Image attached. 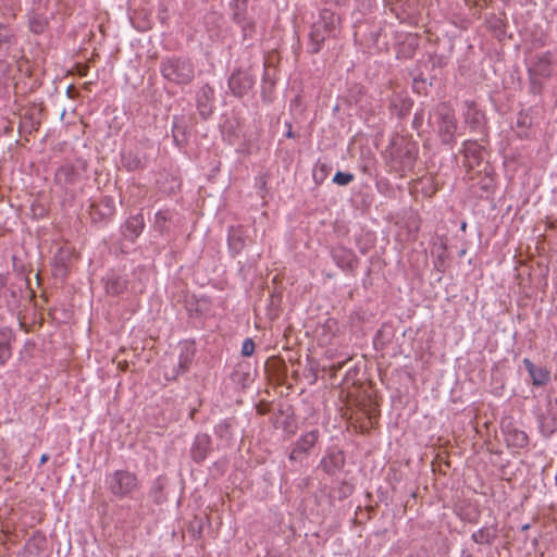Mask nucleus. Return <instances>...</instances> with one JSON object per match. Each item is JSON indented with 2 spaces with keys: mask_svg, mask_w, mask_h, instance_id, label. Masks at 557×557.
Wrapping results in <instances>:
<instances>
[{
  "mask_svg": "<svg viewBox=\"0 0 557 557\" xmlns=\"http://www.w3.org/2000/svg\"><path fill=\"white\" fill-rule=\"evenodd\" d=\"M333 258L342 269H350L354 263V255L351 251L343 248L335 249L333 251Z\"/></svg>",
  "mask_w": 557,
  "mask_h": 557,
  "instance_id": "dca6fc26",
  "label": "nucleus"
},
{
  "mask_svg": "<svg viewBox=\"0 0 557 557\" xmlns=\"http://www.w3.org/2000/svg\"><path fill=\"white\" fill-rule=\"evenodd\" d=\"M255 352V343L251 338H246L242 346V355L245 357H250Z\"/></svg>",
  "mask_w": 557,
  "mask_h": 557,
  "instance_id": "4be33fe9",
  "label": "nucleus"
},
{
  "mask_svg": "<svg viewBox=\"0 0 557 557\" xmlns=\"http://www.w3.org/2000/svg\"><path fill=\"white\" fill-rule=\"evenodd\" d=\"M7 289V278L0 275V299L4 296Z\"/></svg>",
  "mask_w": 557,
  "mask_h": 557,
  "instance_id": "a878e982",
  "label": "nucleus"
},
{
  "mask_svg": "<svg viewBox=\"0 0 557 557\" xmlns=\"http://www.w3.org/2000/svg\"><path fill=\"white\" fill-rule=\"evenodd\" d=\"M286 136L292 138L294 137V133L292 132V129L289 128L288 132L286 133Z\"/></svg>",
  "mask_w": 557,
  "mask_h": 557,
  "instance_id": "c85d7f7f",
  "label": "nucleus"
},
{
  "mask_svg": "<svg viewBox=\"0 0 557 557\" xmlns=\"http://www.w3.org/2000/svg\"><path fill=\"white\" fill-rule=\"evenodd\" d=\"M213 98V89L206 85L202 86L199 94H198V108L200 110V113L205 115L206 111H210L209 102H211Z\"/></svg>",
  "mask_w": 557,
  "mask_h": 557,
  "instance_id": "2eb2a0df",
  "label": "nucleus"
},
{
  "mask_svg": "<svg viewBox=\"0 0 557 557\" xmlns=\"http://www.w3.org/2000/svg\"><path fill=\"white\" fill-rule=\"evenodd\" d=\"M210 450V437L207 434H199L196 436L191 447V455L194 460H203Z\"/></svg>",
  "mask_w": 557,
  "mask_h": 557,
  "instance_id": "6e6552de",
  "label": "nucleus"
},
{
  "mask_svg": "<svg viewBox=\"0 0 557 557\" xmlns=\"http://www.w3.org/2000/svg\"><path fill=\"white\" fill-rule=\"evenodd\" d=\"M234 240H235V235H231L230 237V244L233 246L234 245Z\"/></svg>",
  "mask_w": 557,
  "mask_h": 557,
  "instance_id": "c756f323",
  "label": "nucleus"
},
{
  "mask_svg": "<svg viewBox=\"0 0 557 557\" xmlns=\"http://www.w3.org/2000/svg\"><path fill=\"white\" fill-rule=\"evenodd\" d=\"M529 438L525 432L523 431H513L507 437V443L509 446L516 448H523L528 445Z\"/></svg>",
  "mask_w": 557,
  "mask_h": 557,
  "instance_id": "f3484780",
  "label": "nucleus"
},
{
  "mask_svg": "<svg viewBox=\"0 0 557 557\" xmlns=\"http://www.w3.org/2000/svg\"><path fill=\"white\" fill-rule=\"evenodd\" d=\"M47 26V18L40 15H34L29 18L30 30L35 34H41Z\"/></svg>",
  "mask_w": 557,
  "mask_h": 557,
  "instance_id": "aec40b11",
  "label": "nucleus"
},
{
  "mask_svg": "<svg viewBox=\"0 0 557 557\" xmlns=\"http://www.w3.org/2000/svg\"><path fill=\"white\" fill-rule=\"evenodd\" d=\"M330 341H331V337H330V338H325V339H323V342H324V343H327V342H330Z\"/></svg>",
  "mask_w": 557,
  "mask_h": 557,
  "instance_id": "2f4dec72",
  "label": "nucleus"
},
{
  "mask_svg": "<svg viewBox=\"0 0 557 557\" xmlns=\"http://www.w3.org/2000/svg\"><path fill=\"white\" fill-rule=\"evenodd\" d=\"M436 114L438 116V133L443 143L449 144L454 141L457 123L453 109L446 103H441L436 109Z\"/></svg>",
  "mask_w": 557,
  "mask_h": 557,
  "instance_id": "7ed1b4c3",
  "label": "nucleus"
},
{
  "mask_svg": "<svg viewBox=\"0 0 557 557\" xmlns=\"http://www.w3.org/2000/svg\"><path fill=\"white\" fill-rule=\"evenodd\" d=\"M466 166L473 169L483 159V147L475 141L467 140L463 144Z\"/></svg>",
  "mask_w": 557,
  "mask_h": 557,
  "instance_id": "423d86ee",
  "label": "nucleus"
},
{
  "mask_svg": "<svg viewBox=\"0 0 557 557\" xmlns=\"http://www.w3.org/2000/svg\"><path fill=\"white\" fill-rule=\"evenodd\" d=\"M352 180H354L352 174L344 173L341 171H338L333 177V182L341 186L348 185Z\"/></svg>",
  "mask_w": 557,
  "mask_h": 557,
  "instance_id": "412c9836",
  "label": "nucleus"
},
{
  "mask_svg": "<svg viewBox=\"0 0 557 557\" xmlns=\"http://www.w3.org/2000/svg\"><path fill=\"white\" fill-rule=\"evenodd\" d=\"M144 226H145V222H144V218L141 214L131 216L125 222V227H124V232H123L124 237L129 239L131 242H134L139 236L141 231L144 230Z\"/></svg>",
  "mask_w": 557,
  "mask_h": 557,
  "instance_id": "0eeeda50",
  "label": "nucleus"
},
{
  "mask_svg": "<svg viewBox=\"0 0 557 557\" xmlns=\"http://www.w3.org/2000/svg\"><path fill=\"white\" fill-rule=\"evenodd\" d=\"M165 222H166V215L162 212H158L156 214V225L159 228H162Z\"/></svg>",
  "mask_w": 557,
  "mask_h": 557,
  "instance_id": "b1692460",
  "label": "nucleus"
},
{
  "mask_svg": "<svg viewBox=\"0 0 557 557\" xmlns=\"http://www.w3.org/2000/svg\"><path fill=\"white\" fill-rule=\"evenodd\" d=\"M107 485L113 495L123 498L131 496L138 488L139 482L134 473L117 470L108 475Z\"/></svg>",
  "mask_w": 557,
  "mask_h": 557,
  "instance_id": "f257e3e1",
  "label": "nucleus"
},
{
  "mask_svg": "<svg viewBox=\"0 0 557 557\" xmlns=\"http://www.w3.org/2000/svg\"><path fill=\"white\" fill-rule=\"evenodd\" d=\"M255 79L247 71H237L228 79V87L232 92L242 97L246 95L253 86Z\"/></svg>",
  "mask_w": 557,
  "mask_h": 557,
  "instance_id": "20e7f679",
  "label": "nucleus"
},
{
  "mask_svg": "<svg viewBox=\"0 0 557 557\" xmlns=\"http://www.w3.org/2000/svg\"><path fill=\"white\" fill-rule=\"evenodd\" d=\"M318 430H312L304 434L296 443L295 448L292 450L289 458L292 460L298 459L299 454L307 453L318 441Z\"/></svg>",
  "mask_w": 557,
  "mask_h": 557,
  "instance_id": "39448f33",
  "label": "nucleus"
},
{
  "mask_svg": "<svg viewBox=\"0 0 557 557\" xmlns=\"http://www.w3.org/2000/svg\"><path fill=\"white\" fill-rule=\"evenodd\" d=\"M322 465H323L324 469L329 471V469L326 467V461L325 460H322Z\"/></svg>",
  "mask_w": 557,
  "mask_h": 557,
  "instance_id": "7c9ffc66",
  "label": "nucleus"
},
{
  "mask_svg": "<svg viewBox=\"0 0 557 557\" xmlns=\"http://www.w3.org/2000/svg\"><path fill=\"white\" fill-rule=\"evenodd\" d=\"M162 75L176 84H188L194 77V67L188 60L169 59L162 64Z\"/></svg>",
  "mask_w": 557,
  "mask_h": 557,
  "instance_id": "f03ea898",
  "label": "nucleus"
},
{
  "mask_svg": "<svg viewBox=\"0 0 557 557\" xmlns=\"http://www.w3.org/2000/svg\"><path fill=\"white\" fill-rule=\"evenodd\" d=\"M48 460V455L44 454L41 457H40V463H45L46 461Z\"/></svg>",
  "mask_w": 557,
  "mask_h": 557,
  "instance_id": "cd10ccee",
  "label": "nucleus"
},
{
  "mask_svg": "<svg viewBox=\"0 0 557 557\" xmlns=\"http://www.w3.org/2000/svg\"><path fill=\"white\" fill-rule=\"evenodd\" d=\"M12 333L9 330H0V366L11 358Z\"/></svg>",
  "mask_w": 557,
  "mask_h": 557,
  "instance_id": "9b49d317",
  "label": "nucleus"
},
{
  "mask_svg": "<svg viewBox=\"0 0 557 557\" xmlns=\"http://www.w3.org/2000/svg\"><path fill=\"white\" fill-rule=\"evenodd\" d=\"M104 288L110 295H119L126 288V281L121 276L109 275L104 280Z\"/></svg>",
  "mask_w": 557,
  "mask_h": 557,
  "instance_id": "4468645a",
  "label": "nucleus"
},
{
  "mask_svg": "<svg viewBox=\"0 0 557 557\" xmlns=\"http://www.w3.org/2000/svg\"><path fill=\"white\" fill-rule=\"evenodd\" d=\"M318 22L322 24V27L324 30L327 32V35H334L339 18L333 12L329 10H323L320 15V21Z\"/></svg>",
  "mask_w": 557,
  "mask_h": 557,
  "instance_id": "ddd939ff",
  "label": "nucleus"
},
{
  "mask_svg": "<svg viewBox=\"0 0 557 557\" xmlns=\"http://www.w3.org/2000/svg\"><path fill=\"white\" fill-rule=\"evenodd\" d=\"M495 536V531L488 528L480 529L472 534L473 541L478 544H490Z\"/></svg>",
  "mask_w": 557,
  "mask_h": 557,
  "instance_id": "a211bd4d",
  "label": "nucleus"
},
{
  "mask_svg": "<svg viewBox=\"0 0 557 557\" xmlns=\"http://www.w3.org/2000/svg\"><path fill=\"white\" fill-rule=\"evenodd\" d=\"M327 32L323 29L322 24L317 22L313 24L310 40H311V52L317 53L321 49V44L325 40Z\"/></svg>",
  "mask_w": 557,
  "mask_h": 557,
  "instance_id": "f8f14e48",
  "label": "nucleus"
},
{
  "mask_svg": "<svg viewBox=\"0 0 557 557\" xmlns=\"http://www.w3.org/2000/svg\"><path fill=\"white\" fill-rule=\"evenodd\" d=\"M139 160L133 157L124 158V165L127 166L128 170H136L139 166Z\"/></svg>",
  "mask_w": 557,
  "mask_h": 557,
  "instance_id": "5701e85b",
  "label": "nucleus"
},
{
  "mask_svg": "<svg viewBox=\"0 0 557 557\" xmlns=\"http://www.w3.org/2000/svg\"><path fill=\"white\" fill-rule=\"evenodd\" d=\"M193 357H194V348L190 345L185 344L184 347L182 348V351L180 355V363H178L180 368L183 371H186L188 369L189 364L191 363Z\"/></svg>",
  "mask_w": 557,
  "mask_h": 557,
  "instance_id": "6ab92c4d",
  "label": "nucleus"
},
{
  "mask_svg": "<svg viewBox=\"0 0 557 557\" xmlns=\"http://www.w3.org/2000/svg\"><path fill=\"white\" fill-rule=\"evenodd\" d=\"M523 364L525 366L534 385L542 386L547 383L549 374L546 370L536 368L529 359H524Z\"/></svg>",
  "mask_w": 557,
  "mask_h": 557,
  "instance_id": "9d476101",
  "label": "nucleus"
},
{
  "mask_svg": "<svg viewBox=\"0 0 557 557\" xmlns=\"http://www.w3.org/2000/svg\"><path fill=\"white\" fill-rule=\"evenodd\" d=\"M102 203H104L106 208H107L106 214H112L113 213V200L109 199V198H104L102 200Z\"/></svg>",
  "mask_w": 557,
  "mask_h": 557,
  "instance_id": "393cba45",
  "label": "nucleus"
},
{
  "mask_svg": "<svg viewBox=\"0 0 557 557\" xmlns=\"http://www.w3.org/2000/svg\"><path fill=\"white\" fill-rule=\"evenodd\" d=\"M484 121V114L473 102L466 103L465 122L472 129H479Z\"/></svg>",
  "mask_w": 557,
  "mask_h": 557,
  "instance_id": "1a4fd4ad",
  "label": "nucleus"
},
{
  "mask_svg": "<svg viewBox=\"0 0 557 557\" xmlns=\"http://www.w3.org/2000/svg\"><path fill=\"white\" fill-rule=\"evenodd\" d=\"M334 326H336V321L332 319L326 320L325 324L323 325V327H327L329 330H332Z\"/></svg>",
  "mask_w": 557,
  "mask_h": 557,
  "instance_id": "bb28decb",
  "label": "nucleus"
}]
</instances>
